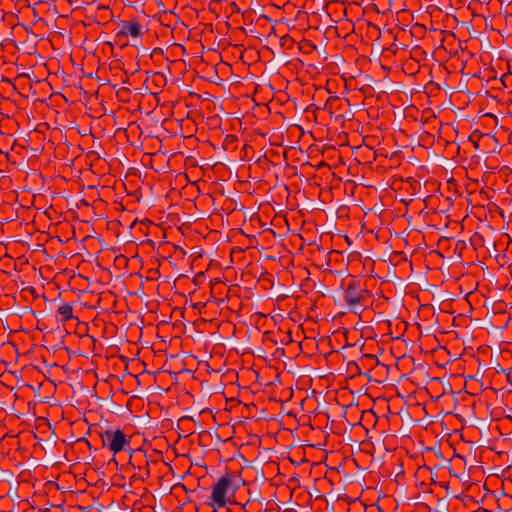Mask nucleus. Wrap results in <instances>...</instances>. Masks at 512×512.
I'll use <instances>...</instances> for the list:
<instances>
[{
	"mask_svg": "<svg viewBox=\"0 0 512 512\" xmlns=\"http://www.w3.org/2000/svg\"><path fill=\"white\" fill-rule=\"evenodd\" d=\"M211 489L209 505L221 508L231 502V497H234L238 485L235 483L234 475L227 472L212 484Z\"/></svg>",
	"mask_w": 512,
	"mask_h": 512,
	"instance_id": "obj_1",
	"label": "nucleus"
},
{
	"mask_svg": "<svg viewBox=\"0 0 512 512\" xmlns=\"http://www.w3.org/2000/svg\"><path fill=\"white\" fill-rule=\"evenodd\" d=\"M371 292L359 280H351L344 289L343 298L349 310L359 314L367 306Z\"/></svg>",
	"mask_w": 512,
	"mask_h": 512,
	"instance_id": "obj_2",
	"label": "nucleus"
},
{
	"mask_svg": "<svg viewBox=\"0 0 512 512\" xmlns=\"http://www.w3.org/2000/svg\"><path fill=\"white\" fill-rule=\"evenodd\" d=\"M100 437L103 446L114 454L130 450V437L120 429H107L100 433Z\"/></svg>",
	"mask_w": 512,
	"mask_h": 512,
	"instance_id": "obj_3",
	"label": "nucleus"
},
{
	"mask_svg": "<svg viewBox=\"0 0 512 512\" xmlns=\"http://www.w3.org/2000/svg\"><path fill=\"white\" fill-rule=\"evenodd\" d=\"M119 31L116 34V37L121 40L127 36H131L133 38L141 37L143 32V27L139 23V21L135 18L129 21H121L118 24Z\"/></svg>",
	"mask_w": 512,
	"mask_h": 512,
	"instance_id": "obj_4",
	"label": "nucleus"
},
{
	"mask_svg": "<svg viewBox=\"0 0 512 512\" xmlns=\"http://www.w3.org/2000/svg\"><path fill=\"white\" fill-rule=\"evenodd\" d=\"M57 317H59V321L67 322L68 320L73 318V308L69 303H63L58 307L56 311Z\"/></svg>",
	"mask_w": 512,
	"mask_h": 512,
	"instance_id": "obj_5",
	"label": "nucleus"
},
{
	"mask_svg": "<svg viewBox=\"0 0 512 512\" xmlns=\"http://www.w3.org/2000/svg\"><path fill=\"white\" fill-rule=\"evenodd\" d=\"M238 138L236 135L228 134L223 140L222 147L224 150L235 149Z\"/></svg>",
	"mask_w": 512,
	"mask_h": 512,
	"instance_id": "obj_6",
	"label": "nucleus"
},
{
	"mask_svg": "<svg viewBox=\"0 0 512 512\" xmlns=\"http://www.w3.org/2000/svg\"><path fill=\"white\" fill-rule=\"evenodd\" d=\"M137 469L141 473V478L144 480L145 478H148L150 476V470H149V463L148 460H145V465L141 466L140 464L137 466Z\"/></svg>",
	"mask_w": 512,
	"mask_h": 512,
	"instance_id": "obj_7",
	"label": "nucleus"
},
{
	"mask_svg": "<svg viewBox=\"0 0 512 512\" xmlns=\"http://www.w3.org/2000/svg\"><path fill=\"white\" fill-rule=\"evenodd\" d=\"M138 458H143V459L147 460L146 455L141 450H134L130 456V463H132V459H135V460H138V462H141V459H138Z\"/></svg>",
	"mask_w": 512,
	"mask_h": 512,
	"instance_id": "obj_8",
	"label": "nucleus"
},
{
	"mask_svg": "<svg viewBox=\"0 0 512 512\" xmlns=\"http://www.w3.org/2000/svg\"><path fill=\"white\" fill-rule=\"evenodd\" d=\"M440 485H441L442 487H444V488L448 489V485H449V483H448V482H442Z\"/></svg>",
	"mask_w": 512,
	"mask_h": 512,
	"instance_id": "obj_9",
	"label": "nucleus"
},
{
	"mask_svg": "<svg viewBox=\"0 0 512 512\" xmlns=\"http://www.w3.org/2000/svg\"><path fill=\"white\" fill-rule=\"evenodd\" d=\"M157 75L163 77V74H161L160 72H157Z\"/></svg>",
	"mask_w": 512,
	"mask_h": 512,
	"instance_id": "obj_10",
	"label": "nucleus"
},
{
	"mask_svg": "<svg viewBox=\"0 0 512 512\" xmlns=\"http://www.w3.org/2000/svg\"><path fill=\"white\" fill-rule=\"evenodd\" d=\"M157 75L163 77V74H161L160 72H157Z\"/></svg>",
	"mask_w": 512,
	"mask_h": 512,
	"instance_id": "obj_11",
	"label": "nucleus"
},
{
	"mask_svg": "<svg viewBox=\"0 0 512 512\" xmlns=\"http://www.w3.org/2000/svg\"><path fill=\"white\" fill-rule=\"evenodd\" d=\"M157 75L163 77V74H161L160 72H157Z\"/></svg>",
	"mask_w": 512,
	"mask_h": 512,
	"instance_id": "obj_12",
	"label": "nucleus"
}]
</instances>
